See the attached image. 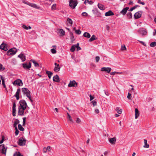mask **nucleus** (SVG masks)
<instances>
[{
    "label": "nucleus",
    "mask_w": 156,
    "mask_h": 156,
    "mask_svg": "<svg viewBox=\"0 0 156 156\" xmlns=\"http://www.w3.org/2000/svg\"><path fill=\"white\" fill-rule=\"evenodd\" d=\"M22 91L23 94L24 95H25L29 98L31 102H33V100L31 98L30 95V92L29 90L26 88H23L22 89Z\"/></svg>",
    "instance_id": "obj_1"
},
{
    "label": "nucleus",
    "mask_w": 156,
    "mask_h": 156,
    "mask_svg": "<svg viewBox=\"0 0 156 156\" xmlns=\"http://www.w3.org/2000/svg\"><path fill=\"white\" fill-rule=\"evenodd\" d=\"M78 2L76 0H70L69 2V6L72 8L74 9L77 5Z\"/></svg>",
    "instance_id": "obj_2"
},
{
    "label": "nucleus",
    "mask_w": 156,
    "mask_h": 156,
    "mask_svg": "<svg viewBox=\"0 0 156 156\" xmlns=\"http://www.w3.org/2000/svg\"><path fill=\"white\" fill-rule=\"evenodd\" d=\"M16 52L17 50L16 48H11L7 51V55L9 56L11 55H14L16 53Z\"/></svg>",
    "instance_id": "obj_3"
},
{
    "label": "nucleus",
    "mask_w": 156,
    "mask_h": 156,
    "mask_svg": "<svg viewBox=\"0 0 156 156\" xmlns=\"http://www.w3.org/2000/svg\"><path fill=\"white\" fill-rule=\"evenodd\" d=\"M12 83L14 85H17L19 86H22L23 84L22 80L20 79L15 80Z\"/></svg>",
    "instance_id": "obj_4"
},
{
    "label": "nucleus",
    "mask_w": 156,
    "mask_h": 156,
    "mask_svg": "<svg viewBox=\"0 0 156 156\" xmlns=\"http://www.w3.org/2000/svg\"><path fill=\"white\" fill-rule=\"evenodd\" d=\"M20 106L19 107L26 109L27 107V104L26 102L24 100H21L20 102Z\"/></svg>",
    "instance_id": "obj_5"
},
{
    "label": "nucleus",
    "mask_w": 156,
    "mask_h": 156,
    "mask_svg": "<svg viewBox=\"0 0 156 156\" xmlns=\"http://www.w3.org/2000/svg\"><path fill=\"white\" fill-rule=\"evenodd\" d=\"M77 83L75 80L70 81L69 83L68 84V86L69 87H77Z\"/></svg>",
    "instance_id": "obj_6"
},
{
    "label": "nucleus",
    "mask_w": 156,
    "mask_h": 156,
    "mask_svg": "<svg viewBox=\"0 0 156 156\" xmlns=\"http://www.w3.org/2000/svg\"><path fill=\"white\" fill-rule=\"evenodd\" d=\"M26 109L20 107L18 108V115L22 116L23 115H24V111Z\"/></svg>",
    "instance_id": "obj_7"
},
{
    "label": "nucleus",
    "mask_w": 156,
    "mask_h": 156,
    "mask_svg": "<svg viewBox=\"0 0 156 156\" xmlns=\"http://www.w3.org/2000/svg\"><path fill=\"white\" fill-rule=\"evenodd\" d=\"M0 48L1 49L5 51L8 50L7 45L4 43H2L0 46Z\"/></svg>",
    "instance_id": "obj_8"
},
{
    "label": "nucleus",
    "mask_w": 156,
    "mask_h": 156,
    "mask_svg": "<svg viewBox=\"0 0 156 156\" xmlns=\"http://www.w3.org/2000/svg\"><path fill=\"white\" fill-rule=\"evenodd\" d=\"M26 140L25 139H20L18 142V144L20 146H23L25 144Z\"/></svg>",
    "instance_id": "obj_9"
},
{
    "label": "nucleus",
    "mask_w": 156,
    "mask_h": 156,
    "mask_svg": "<svg viewBox=\"0 0 156 156\" xmlns=\"http://www.w3.org/2000/svg\"><path fill=\"white\" fill-rule=\"evenodd\" d=\"M6 149H5L4 144L0 145V151H1L2 153L5 154L6 152Z\"/></svg>",
    "instance_id": "obj_10"
},
{
    "label": "nucleus",
    "mask_w": 156,
    "mask_h": 156,
    "mask_svg": "<svg viewBox=\"0 0 156 156\" xmlns=\"http://www.w3.org/2000/svg\"><path fill=\"white\" fill-rule=\"evenodd\" d=\"M111 70V68L110 67H102L101 69L102 71L106 72L107 73H109Z\"/></svg>",
    "instance_id": "obj_11"
},
{
    "label": "nucleus",
    "mask_w": 156,
    "mask_h": 156,
    "mask_svg": "<svg viewBox=\"0 0 156 156\" xmlns=\"http://www.w3.org/2000/svg\"><path fill=\"white\" fill-rule=\"evenodd\" d=\"M138 32L143 36L146 35L147 33L146 30L144 28L140 29Z\"/></svg>",
    "instance_id": "obj_12"
},
{
    "label": "nucleus",
    "mask_w": 156,
    "mask_h": 156,
    "mask_svg": "<svg viewBox=\"0 0 156 156\" xmlns=\"http://www.w3.org/2000/svg\"><path fill=\"white\" fill-rule=\"evenodd\" d=\"M53 80L54 81L58 83L60 81L59 76L57 75H56L53 76Z\"/></svg>",
    "instance_id": "obj_13"
},
{
    "label": "nucleus",
    "mask_w": 156,
    "mask_h": 156,
    "mask_svg": "<svg viewBox=\"0 0 156 156\" xmlns=\"http://www.w3.org/2000/svg\"><path fill=\"white\" fill-rule=\"evenodd\" d=\"M16 104L14 102L13 103L12 107V115L14 116H16Z\"/></svg>",
    "instance_id": "obj_14"
},
{
    "label": "nucleus",
    "mask_w": 156,
    "mask_h": 156,
    "mask_svg": "<svg viewBox=\"0 0 156 156\" xmlns=\"http://www.w3.org/2000/svg\"><path fill=\"white\" fill-rule=\"evenodd\" d=\"M23 67L24 69H29L31 67V63L30 62H29V65H27L26 63H23L22 64Z\"/></svg>",
    "instance_id": "obj_15"
},
{
    "label": "nucleus",
    "mask_w": 156,
    "mask_h": 156,
    "mask_svg": "<svg viewBox=\"0 0 156 156\" xmlns=\"http://www.w3.org/2000/svg\"><path fill=\"white\" fill-rule=\"evenodd\" d=\"M18 57L20 58L23 62H24L26 60V57L23 54L21 53L18 56Z\"/></svg>",
    "instance_id": "obj_16"
},
{
    "label": "nucleus",
    "mask_w": 156,
    "mask_h": 156,
    "mask_svg": "<svg viewBox=\"0 0 156 156\" xmlns=\"http://www.w3.org/2000/svg\"><path fill=\"white\" fill-rule=\"evenodd\" d=\"M20 88H19L17 89V91L16 92V94L14 96L16 98L17 100H18L19 99V94L20 93Z\"/></svg>",
    "instance_id": "obj_17"
},
{
    "label": "nucleus",
    "mask_w": 156,
    "mask_h": 156,
    "mask_svg": "<svg viewBox=\"0 0 156 156\" xmlns=\"http://www.w3.org/2000/svg\"><path fill=\"white\" fill-rule=\"evenodd\" d=\"M113 15H114V13L111 10H109L105 14V16H112Z\"/></svg>",
    "instance_id": "obj_18"
},
{
    "label": "nucleus",
    "mask_w": 156,
    "mask_h": 156,
    "mask_svg": "<svg viewBox=\"0 0 156 156\" xmlns=\"http://www.w3.org/2000/svg\"><path fill=\"white\" fill-rule=\"evenodd\" d=\"M128 7H126L124 8L120 12V13L123 15H125L126 13L128 10L129 9Z\"/></svg>",
    "instance_id": "obj_19"
},
{
    "label": "nucleus",
    "mask_w": 156,
    "mask_h": 156,
    "mask_svg": "<svg viewBox=\"0 0 156 156\" xmlns=\"http://www.w3.org/2000/svg\"><path fill=\"white\" fill-rule=\"evenodd\" d=\"M140 113L138 109L137 108L135 109V118L137 119L139 116Z\"/></svg>",
    "instance_id": "obj_20"
},
{
    "label": "nucleus",
    "mask_w": 156,
    "mask_h": 156,
    "mask_svg": "<svg viewBox=\"0 0 156 156\" xmlns=\"http://www.w3.org/2000/svg\"><path fill=\"white\" fill-rule=\"evenodd\" d=\"M116 141V138L115 137L110 138L109 140V141L112 144H114L115 143Z\"/></svg>",
    "instance_id": "obj_21"
},
{
    "label": "nucleus",
    "mask_w": 156,
    "mask_h": 156,
    "mask_svg": "<svg viewBox=\"0 0 156 156\" xmlns=\"http://www.w3.org/2000/svg\"><path fill=\"white\" fill-rule=\"evenodd\" d=\"M141 16V14L138 12H136L134 15V17L135 19H137L140 17Z\"/></svg>",
    "instance_id": "obj_22"
},
{
    "label": "nucleus",
    "mask_w": 156,
    "mask_h": 156,
    "mask_svg": "<svg viewBox=\"0 0 156 156\" xmlns=\"http://www.w3.org/2000/svg\"><path fill=\"white\" fill-rule=\"evenodd\" d=\"M20 123V121L18 119H15L13 126L14 128H17V125Z\"/></svg>",
    "instance_id": "obj_23"
},
{
    "label": "nucleus",
    "mask_w": 156,
    "mask_h": 156,
    "mask_svg": "<svg viewBox=\"0 0 156 156\" xmlns=\"http://www.w3.org/2000/svg\"><path fill=\"white\" fill-rule=\"evenodd\" d=\"M67 23L69 25V26H71L73 23V21L71 19L68 18L67 20Z\"/></svg>",
    "instance_id": "obj_24"
},
{
    "label": "nucleus",
    "mask_w": 156,
    "mask_h": 156,
    "mask_svg": "<svg viewBox=\"0 0 156 156\" xmlns=\"http://www.w3.org/2000/svg\"><path fill=\"white\" fill-rule=\"evenodd\" d=\"M58 32L62 36H63L65 34V31L62 29H59L58 30Z\"/></svg>",
    "instance_id": "obj_25"
},
{
    "label": "nucleus",
    "mask_w": 156,
    "mask_h": 156,
    "mask_svg": "<svg viewBox=\"0 0 156 156\" xmlns=\"http://www.w3.org/2000/svg\"><path fill=\"white\" fill-rule=\"evenodd\" d=\"M147 140L146 139H144V145L143 146L144 148H148L149 147V145L147 144Z\"/></svg>",
    "instance_id": "obj_26"
},
{
    "label": "nucleus",
    "mask_w": 156,
    "mask_h": 156,
    "mask_svg": "<svg viewBox=\"0 0 156 156\" xmlns=\"http://www.w3.org/2000/svg\"><path fill=\"white\" fill-rule=\"evenodd\" d=\"M46 73L48 75L49 78L50 79L51 76L53 74V73L51 71L46 70Z\"/></svg>",
    "instance_id": "obj_27"
},
{
    "label": "nucleus",
    "mask_w": 156,
    "mask_h": 156,
    "mask_svg": "<svg viewBox=\"0 0 156 156\" xmlns=\"http://www.w3.org/2000/svg\"><path fill=\"white\" fill-rule=\"evenodd\" d=\"M60 69V67L59 66L58 64L57 65V66H55L54 68V71L55 72H57L59 71Z\"/></svg>",
    "instance_id": "obj_28"
},
{
    "label": "nucleus",
    "mask_w": 156,
    "mask_h": 156,
    "mask_svg": "<svg viewBox=\"0 0 156 156\" xmlns=\"http://www.w3.org/2000/svg\"><path fill=\"white\" fill-rule=\"evenodd\" d=\"M29 5L36 9H39L40 8V7L38 6L37 5L35 4L30 3Z\"/></svg>",
    "instance_id": "obj_29"
},
{
    "label": "nucleus",
    "mask_w": 156,
    "mask_h": 156,
    "mask_svg": "<svg viewBox=\"0 0 156 156\" xmlns=\"http://www.w3.org/2000/svg\"><path fill=\"white\" fill-rule=\"evenodd\" d=\"M98 8L101 10H104L105 9V7L103 5L101 4H98Z\"/></svg>",
    "instance_id": "obj_30"
},
{
    "label": "nucleus",
    "mask_w": 156,
    "mask_h": 156,
    "mask_svg": "<svg viewBox=\"0 0 156 156\" xmlns=\"http://www.w3.org/2000/svg\"><path fill=\"white\" fill-rule=\"evenodd\" d=\"M83 36L86 37L88 38H89L90 37V35L89 33L87 32H85L83 34Z\"/></svg>",
    "instance_id": "obj_31"
},
{
    "label": "nucleus",
    "mask_w": 156,
    "mask_h": 156,
    "mask_svg": "<svg viewBox=\"0 0 156 156\" xmlns=\"http://www.w3.org/2000/svg\"><path fill=\"white\" fill-rule=\"evenodd\" d=\"M18 129L20 131H23L24 130V128L22 126V125L19 124L18 125Z\"/></svg>",
    "instance_id": "obj_32"
},
{
    "label": "nucleus",
    "mask_w": 156,
    "mask_h": 156,
    "mask_svg": "<svg viewBox=\"0 0 156 156\" xmlns=\"http://www.w3.org/2000/svg\"><path fill=\"white\" fill-rule=\"evenodd\" d=\"M96 38H95V36L93 35L91 37L89 40V41L91 42L96 40Z\"/></svg>",
    "instance_id": "obj_33"
},
{
    "label": "nucleus",
    "mask_w": 156,
    "mask_h": 156,
    "mask_svg": "<svg viewBox=\"0 0 156 156\" xmlns=\"http://www.w3.org/2000/svg\"><path fill=\"white\" fill-rule=\"evenodd\" d=\"M31 61L34 64V66L36 67L38 66H39V64L36 62L35 61L33 60H31Z\"/></svg>",
    "instance_id": "obj_34"
},
{
    "label": "nucleus",
    "mask_w": 156,
    "mask_h": 156,
    "mask_svg": "<svg viewBox=\"0 0 156 156\" xmlns=\"http://www.w3.org/2000/svg\"><path fill=\"white\" fill-rule=\"evenodd\" d=\"M13 156H23V155H22L20 152H18L15 153Z\"/></svg>",
    "instance_id": "obj_35"
},
{
    "label": "nucleus",
    "mask_w": 156,
    "mask_h": 156,
    "mask_svg": "<svg viewBox=\"0 0 156 156\" xmlns=\"http://www.w3.org/2000/svg\"><path fill=\"white\" fill-rule=\"evenodd\" d=\"M70 37L72 41H73L75 39L73 33L71 32H70Z\"/></svg>",
    "instance_id": "obj_36"
},
{
    "label": "nucleus",
    "mask_w": 156,
    "mask_h": 156,
    "mask_svg": "<svg viewBox=\"0 0 156 156\" xmlns=\"http://www.w3.org/2000/svg\"><path fill=\"white\" fill-rule=\"evenodd\" d=\"M76 45H73L72 46L71 48H70V51L72 52H73L76 49Z\"/></svg>",
    "instance_id": "obj_37"
},
{
    "label": "nucleus",
    "mask_w": 156,
    "mask_h": 156,
    "mask_svg": "<svg viewBox=\"0 0 156 156\" xmlns=\"http://www.w3.org/2000/svg\"><path fill=\"white\" fill-rule=\"evenodd\" d=\"M156 45V42H151L150 44V46L151 47H154Z\"/></svg>",
    "instance_id": "obj_38"
},
{
    "label": "nucleus",
    "mask_w": 156,
    "mask_h": 156,
    "mask_svg": "<svg viewBox=\"0 0 156 156\" xmlns=\"http://www.w3.org/2000/svg\"><path fill=\"white\" fill-rule=\"evenodd\" d=\"M75 33L78 34H81V32L80 30H75Z\"/></svg>",
    "instance_id": "obj_39"
},
{
    "label": "nucleus",
    "mask_w": 156,
    "mask_h": 156,
    "mask_svg": "<svg viewBox=\"0 0 156 156\" xmlns=\"http://www.w3.org/2000/svg\"><path fill=\"white\" fill-rule=\"evenodd\" d=\"M15 134L16 136H17L19 133V131L18 130L17 128H15Z\"/></svg>",
    "instance_id": "obj_40"
},
{
    "label": "nucleus",
    "mask_w": 156,
    "mask_h": 156,
    "mask_svg": "<svg viewBox=\"0 0 156 156\" xmlns=\"http://www.w3.org/2000/svg\"><path fill=\"white\" fill-rule=\"evenodd\" d=\"M127 15L128 17H129V18H132V15L131 12H129V13H128L127 14Z\"/></svg>",
    "instance_id": "obj_41"
},
{
    "label": "nucleus",
    "mask_w": 156,
    "mask_h": 156,
    "mask_svg": "<svg viewBox=\"0 0 156 156\" xmlns=\"http://www.w3.org/2000/svg\"><path fill=\"white\" fill-rule=\"evenodd\" d=\"M76 46V48H77V50L79 51L81 49V48L79 46V44L77 43L76 45H75Z\"/></svg>",
    "instance_id": "obj_42"
},
{
    "label": "nucleus",
    "mask_w": 156,
    "mask_h": 156,
    "mask_svg": "<svg viewBox=\"0 0 156 156\" xmlns=\"http://www.w3.org/2000/svg\"><path fill=\"white\" fill-rule=\"evenodd\" d=\"M91 103L92 104V105H93V106L94 107L96 105L97 102L95 100L91 102Z\"/></svg>",
    "instance_id": "obj_43"
},
{
    "label": "nucleus",
    "mask_w": 156,
    "mask_h": 156,
    "mask_svg": "<svg viewBox=\"0 0 156 156\" xmlns=\"http://www.w3.org/2000/svg\"><path fill=\"white\" fill-rule=\"evenodd\" d=\"M121 49L122 50H126V48L125 46L124 45H123L121 46Z\"/></svg>",
    "instance_id": "obj_44"
},
{
    "label": "nucleus",
    "mask_w": 156,
    "mask_h": 156,
    "mask_svg": "<svg viewBox=\"0 0 156 156\" xmlns=\"http://www.w3.org/2000/svg\"><path fill=\"white\" fill-rule=\"evenodd\" d=\"M56 4H53L51 6V9L53 10L56 9Z\"/></svg>",
    "instance_id": "obj_45"
},
{
    "label": "nucleus",
    "mask_w": 156,
    "mask_h": 156,
    "mask_svg": "<svg viewBox=\"0 0 156 156\" xmlns=\"http://www.w3.org/2000/svg\"><path fill=\"white\" fill-rule=\"evenodd\" d=\"M95 61L96 62H99L100 60V57L98 56H97L95 58Z\"/></svg>",
    "instance_id": "obj_46"
},
{
    "label": "nucleus",
    "mask_w": 156,
    "mask_h": 156,
    "mask_svg": "<svg viewBox=\"0 0 156 156\" xmlns=\"http://www.w3.org/2000/svg\"><path fill=\"white\" fill-rule=\"evenodd\" d=\"M51 52L53 54H55L56 52V50L54 48H52L51 50Z\"/></svg>",
    "instance_id": "obj_47"
},
{
    "label": "nucleus",
    "mask_w": 156,
    "mask_h": 156,
    "mask_svg": "<svg viewBox=\"0 0 156 156\" xmlns=\"http://www.w3.org/2000/svg\"><path fill=\"white\" fill-rule=\"evenodd\" d=\"M68 119H69V120L71 122H73V120L70 115L68 117Z\"/></svg>",
    "instance_id": "obj_48"
},
{
    "label": "nucleus",
    "mask_w": 156,
    "mask_h": 156,
    "mask_svg": "<svg viewBox=\"0 0 156 156\" xmlns=\"http://www.w3.org/2000/svg\"><path fill=\"white\" fill-rule=\"evenodd\" d=\"M82 15L83 16H87L88 15V14L86 12H83L82 13Z\"/></svg>",
    "instance_id": "obj_49"
},
{
    "label": "nucleus",
    "mask_w": 156,
    "mask_h": 156,
    "mask_svg": "<svg viewBox=\"0 0 156 156\" xmlns=\"http://www.w3.org/2000/svg\"><path fill=\"white\" fill-rule=\"evenodd\" d=\"M22 27L23 29L26 30H27L28 29V27H27L25 25H23Z\"/></svg>",
    "instance_id": "obj_50"
},
{
    "label": "nucleus",
    "mask_w": 156,
    "mask_h": 156,
    "mask_svg": "<svg viewBox=\"0 0 156 156\" xmlns=\"http://www.w3.org/2000/svg\"><path fill=\"white\" fill-rule=\"evenodd\" d=\"M23 126H24L25 124V122H26V117H24L23 118Z\"/></svg>",
    "instance_id": "obj_51"
},
{
    "label": "nucleus",
    "mask_w": 156,
    "mask_h": 156,
    "mask_svg": "<svg viewBox=\"0 0 156 156\" xmlns=\"http://www.w3.org/2000/svg\"><path fill=\"white\" fill-rule=\"evenodd\" d=\"M138 2L139 3L141 4L142 5H144L145 3L144 2H142L140 1V0H138Z\"/></svg>",
    "instance_id": "obj_52"
},
{
    "label": "nucleus",
    "mask_w": 156,
    "mask_h": 156,
    "mask_svg": "<svg viewBox=\"0 0 156 156\" xmlns=\"http://www.w3.org/2000/svg\"><path fill=\"white\" fill-rule=\"evenodd\" d=\"M87 3L90 5H92L93 3V2L91 1L90 0H87Z\"/></svg>",
    "instance_id": "obj_53"
},
{
    "label": "nucleus",
    "mask_w": 156,
    "mask_h": 156,
    "mask_svg": "<svg viewBox=\"0 0 156 156\" xmlns=\"http://www.w3.org/2000/svg\"><path fill=\"white\" fill-rule=\"evenodd\" d=\"M131 94L129 93H128V95L127 96V98L129 99H130L131 98Z\"/></svg>",
    "instance_id": "obj_54"
},
{
    "label": "nucleus",
    "mask_w": 156,
    "mask_h": 156,
    "mask_svg": "<svg viewBox=\"0 0 156 156\" xmlns=\"http://www.w3.org/2000/svg\"><path fill=\"white\" fill-rule=\"evenodd\" d=\"M140 43H141V44H143L144 45V46H146V44L144 43V42L142 41H139V40H138V41Z\"/></svg>",
    "instance_id": "obj_55"
},
{
    "label": "nucleus",
    "mask_w": 156,
    "mask_h": 156,
    "mask_svg": "<svg viewBox=\"0 0 156 156\" xmlns=\"http://www.w3.org/2000/svg\"><path fill=\"white\" fill-rule=\"evenodd\" d=\"M81 122V120L79 118H77L76 120V122L77 123H80Z\"/></svg>",
    "instance_id": "obj_56"
},
{
    "label": "nucleus",
    "mask_w": 156,
    "mask_h": 156,
    "mask_svg": "<svg viewBox=\"0 0 156 156\" xmlns=\"http://www.w3.org/2000/svg\"><path fill=\"white\" fill-rule=\"evenodd\" d=\"M90 97V101H92L94 99V97L92 96L91 94H90L89 95Z\"/></svg>",
    "instance_id": "obj_57"
},
{
    "label": "nucleus",
    "mask_w": 156,
    "mask_h": 156,
    "mask_svg": "<svg viewBox=\"0 0 156 156\" xmlns=\"http://www.w3.org/2000/svg\"><path fill=\"white\" fill-rule=\"evenodd\" d=\"M47 151V148L44 147L43 149V152H44V153H46Z\"/></svg>",
    "instance_id": "obj_58"
},
{
    "label": "nucleus",
    "mask_w": 156,
    "mask_h": 156,
    "mask_svg": "<svg viewBox=\"0 0 156 156\" xmlns=\"http://www.w3.org/2000/svg\"><path fill=\"white\" fill-rule=\"evenodd\" d=\"M136 8V7H132V8H131L130 9H129V11H133L134 9H135Z\"/></svg>",
    "instance_id": "obj_59"
},
{
    "label": "nucleus",
    "mask_w": 156,
    "mask_h": 156,
    "mask_svg": "<svg viewBox=\"0 0 156 156\" xmlns=\"http://www.w3.org/2000/svg\"><path fill=\"white\" fill-rule=\"evenodd\" d=\"M104 92H105V94L107 96H108L109 95V93L108 92V91H106L105 90H104Z\"/></svg>",
    "instance_id": "obj_60"
},
{
    "label": "nucleus",
    "mask_w": 156,
    "mask_h": 156,
    "mask_svg": "<svg viewBox=\"0 0 156 156\" xmlns=\"http://www.w3.org/2000/svg\"><path fill=\"white\" fill-rule=\"evenodd\" d=\"M117 112L118 114H121L122 112V110L121 109H120L118 111H117Z\"/></svg>",
    "instance_id": "obj_61"
},
{
    "label": "nucleus",
    "mask_w": 156,
    "mask_h": 156,
    "mask_svg": "<svg viewBox=\"0 0 156 156\" xmlns=\"http://www.w3.org/2000/svg\"><path fill=\"white\" fill-rule=\"evenodd\" d=\"M95 112L96 113H98L99 112V110L98 109H96L95 110Z\"/></svg>",
    "instance_id": "obj_62"
},
{
    "label": "nucleus",
    "mask_w": 156,
    "mask_h": 156,
    "mask_svg": "<svg viewBox=\"0 0 156 156\" xmlns=\"http://www.w3.org/2000/svg\"><path fill=\"white\" fill-rule=\"evenodd\" d=\"M116 72H111L110 73V74L111 75H114L115 74V73H116Z\"/></svg>",
    "instance_id": "obj_63"
},
{
    "label": "nucleus",
    "mask_w": 156,
    "mask_h": 156,
    "mask_svg": "<svg viewBox=\"0 0 156 156\" xmlns=\"http://www.w3.org/2000/svg\"><path fill=\"white\" fill-rule=\"evenodd\" d=\"M47 150L48 151H50L51 150V147L49 146H48L47 148Z\"/></svg>",
    "instance_id": "obj_64"
}]
</instances>
